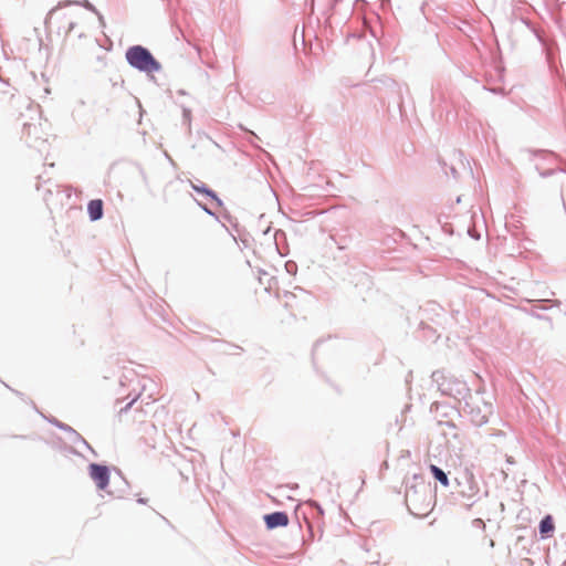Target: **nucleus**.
I'll return each instance as SVG.
<instances>
[{
  "mask_svg": "<svg viewBox=\"0 0 566 566\" xmlns=\"http://www.w3.org/2000/svg\"><path fill=\"white\" fill-rule=\"evenodd\" d=\"M78 18V12L71 8H54L46 19L45 28L50 39H65L73 30Z\"/></svg>",
  "mask_w": 566,
  "mask_h": 566,
  "instance_id": "1",
  "label": "nucleus"
},
{
  "mask_svg": "<svg viewBox=\"0 0 566 566\" xmlns=\"http://www.w3.org/2000/svg\"><path fill=\"white\" fill-rule=\"evenodd\" d=\"M129 64L140 71L153 72L159 69L158 62L143 46H133L126 53Z\"/></svg>",
  "mask_w": 566,
  "mask_h": 566,
  "instance_id": "2",
  "label": "nucleus"
},
{
  "mask_svg": "<svg viewBox=\"0 0 566 566\" xmlns=\"http://www.w3.org/2000/svg\"><path fill=\"white\" fill-rule=\"evenodd\" d=\"M91 479L99 490H105L109 483V470L105 465L92 463L88 467Z\"/></svg>",
  "mask_w": 566,
  "mask_h": 566,
  "instance_id": "3",
  "label": "nucleus"
},
{
  "mask_svg": "<svg viewBox=\"0 0 566 566\" xmlns=\"http://www.w3.org/2000/svg\"><path fill=\"white\" fill-rule=\"evenodd\" d=\"M491 412V405L485 402H482V406L480 403H473L470 407L471 421L476 426H482L488 422Z\"/></svg>",
  "mask_w": 566,
  "mask_h": 566,
  "instance_id": "4",
  "label": "nucleus"
},
{
  "mask_svg": "<svg viewBox=\"0 0 566 566\" xmlns=\"http://www.w3.org/2000/svg\"><path fill=\"white\" fill-rule=\"evenodd\" d=\"M264 520L268 528L286 526L289 524V516L284 512H274L265 515Z\"/></svg>",
  "mask_w": 566,
  "mask_h": 566,
  "instance_id": "5",
  "label": "nucleus"
},
{
  "mask_svg": "<svg viewBox=\"0 0 566 566\" xmlns=\"http://www.w3.org/2000/svg\"><path fill=\"white\" fill-rule=\"evenodd\" d=\"M87 212L92 221L99 220L103 217V201L101 199L91 200L87 205Z\"/></svg>",
  "mask_w": 566,
  "mask_h": 566,
  "instance_id": "6",
  "label": "nucleus"
},
{
  "mask_svg": "<svg viewBox=\"0 0 566 566\" xmlns=\"http://www.w3.org/2000/svg\"><path fill=\"white\" fill-rule=\"evenodd\" d=\"M554 522L551 515L545 516L539 524V532L543 537H546L554 531Z\"/></svg>",
  "mask_w": 566,
  "mask_h": 566,
  "instance_id": "7",
  "label": "nucleus"
},
{
  "mask_svg": "<svg viewBox=\"0 0 566 566\" xmlns=\"http://www.w3.org/2000/svg\"><path fill=\"white\" fill-rule=\"evenodd\" d=\"M430 471L431 473L433 474V476L443 485V486H448L449 485V479L447 476V474L440 469L438 468L437 465L434 464H431L430 465Z\"/></svg>",
  "mask_w": 566,
  "mask_h": 566,
  "instance_id": "8",
  "label": "nucleus"
},
{
  "mask_svg": "<svg viewBox=\"0 0 566 566\" xmlns=\"http://www.w3.org/2000/svg\"><path fill=\"white\" fill-rule=\"evenodd\" d=\"M296 296L294 294L290 293L285 295L284 307L290 312V315L292 317H295V313L293 312V310L296 306Z\"/></svg>",
  "mask_w": 566,
  "mask_h": 566,
  "instance_id": "9",
  "label": "nucleus"
}]
</instances>
